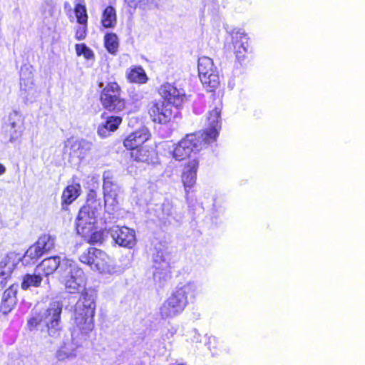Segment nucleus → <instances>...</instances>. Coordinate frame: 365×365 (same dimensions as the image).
<instances>
[{"label": "nucleus", "instance_id": "obj_24", "mask_svg": "<svg viewBox=\"0 0 365 365\" xmlns=\"http://www.w3.org/2000/svg\"><path fill=\"white\" fill-rule=\"evenodd\" d=\"M101 24L105 29H113L117 25V13L113 6H106L103 10Z\"/></svg>", "mask_w": 365, "mask_h": 365}, {"label": "nucleus", "instance_id": "obj_33", "mask_svg": "<svg viewBox=\"0 0 365 365\" xmlns=\"http://www.w3.org/2000/svg\"><path fill=\"white\" fill-rule=\"evenodd\" d=\"M97 205H99L98 200L97 199V192L93 189L89 190L87 194L86 202L83 206H87L88 208H90V210L96 211Z\"/></svg>", "mask_w": 365, "mask_h": 365}, {"label": "nucleus", "instance_id": "obj_15", "mask_svg": "<svg viewBox=\"0 0 365 365\" xmlns=\"http://www.w3.org/2000/svg\"><path fill=\"white\" fill-rule=\"evenodd\" d=\"M112 237L116 244L124 247H131L135 242L134 230L127 227H116Z\"/></svg>", "mask_w": 365, "mask_h": 365}, {"label": "nucleus", "instance_id": "obj_2", "mask_svg": "<svg viewBox=\"0 0 365 365\" xmlns=\"http://www.w3.org/2000/svg\"><path fill=\"white\" fill-rule=\"evenodd\" d=\"M151 137L152 135L148 128L142 127L124 138L123 145L129 151L132 160L140 163H148L152 161L153 150L145 145Z\"/></svg>", "mask_w": 365, "mask_h": 365}, {"label": "nucleus", "instance_id": "obj_1", "mask_svg": "<svg viewBox=\"0 0 365 365\" xmlns=\"http://www.w3.org/2000/svg\"><path fill=\"white\" fill-rule=\"evenodd\" d=\"M97 292L84 288L73 307L72 320L73 328L81 334H88L95 327L94 317L96 309Z\"/></svg>", "mask_w": 365, "mask_h": 365}, {"label": "nucleus", "instance_id": "obj_23", "mask_svg": "<svg viewBox=\"0 0 365 365\" xmlns=\"http://www.w3.org/2000/svg\"><path fill=\"white\" fill-rule=\"evenodd\" d=\"M126 78L128 82L136 84H145L148 77L141 66H133L126 71Z\"/></svg>", "mask_w": 365, "mask_h": 365}, {"label": "nucleus", "instance_id": "obj_27", "mask_svg": "<svg viewBox=\"0 0 365 365\" xmlns=\"http://www.w3.org/2000/svg\"><path fill=\"white\" fill-rule=\"evenodd\" d=\"M84 240L92 245H101L105 240V232L103 230H97L95 228L91 229L88 231V234L86 235H81Z\"/></svg>", "mask_w": 365, "mask_h": 365}, {"label": "nucleus", "instance_id": "obj_3", "mask_svg": "<svg viewBox=\"0 0 365 365\" xmlns=\"http://www.w3.org/2000/svg\"><path fill=\"white\" fill-rule=\"evenodd\" d=\"M196 290L193 286L185 284L176 289L160 307L163 319L171 318L182 312L187 304V297L195 298Z\"/></svg>", "mask_w": 365, "mask_h": 365}, {"label": "nucleus", "instance_id": "obj_16", "mask_svg": "<svg viewBox=\"0 0 365 365\" xmlns=\"http://www.w3.org/2000/svg\"><path fill=\"white\" fill-rule=\"evenodd\" d=\"M199 168V158L190 159L184 165L182 181L185 187H192L196 182L197 172Z\"/></svg>", "mask_w": 365, "mask_h": 365}, {"label": "nucleus", "instance_id": "obj_12", "mask_svg": "<svg viewBox=\"0 0 365 365\" xmlns=\"http://www.w3.org/2000/svg\"><path fill=\"white\" fill-rule=\"evenodd\" d=\"M158 93L162 102L169 104L170 107L179 111L184 102L185 95L180 93L176 87L170 83H164L160 86Z\"/></svg>", "mask_w": 365, "mask_h": 365}, {"label": "nucleus", "instance_id": "obj_21", "mask_svg": "<svg viewBox=\"0 0 365 365\" xmlns=\"http://www.w3.org/2000/svg\"><path fill=\"white\" fill-rule=\"evenodd\" d=\"M61 258L58 256H53L45 258L37 266L39 272L47 277L53 274L60 267Z\"/></svg>", "mask_w": 365, "mask_h": 365}, {"label": "nucleus", "instance_id": "obj_38", "mask_svg": "<svg viewBox=\"0 0 365 365\" xmlns=\"http://www.w3.org/2000/svg\"><path fill=\"white\" fill-rule=\"evenodd\" d=\"M101 118H104V113H103V114L101 115Z\"/></svg>", "mask_w": 365, "mask_h": 365}, {"label": "nucleus", "instance_id": "obj_31", "mask_svg": "<svg viewBox=\"0 0 365 365\" xmlns=\"http://www.w3.org/2000/svg\"><path fill=\"white\" fill-rule=\"evenodd\" d=\"M74 14L79 24H88V16L84 4H77L74 6Z\"/></svg>", "mask_w": 365, "mask_h": 365}, {"label": "nucleus", "instance_id": "obj_37", "mask_svg": "<svg viewBox=\"0 0 365 365\" xmlns=\"http://www.w3.org/2000/svg\"><path fill=\"white\" fill-rule=\"evenodd\" d=\"M6 172V168L4 165L0 163V175Z\"/></svg>", "mask_w": 365, "mask_h": 365}, {"label": "nucleus", "instance_id": "obj_10", "mask_svg": "<svg viewBox=\"0 0 365 365\" xmlns=\"http://www.w3.org/2000/svg\"><path fill=\"white\" fill-rule=\"evenodd\" d=\"M169 106V104H165L158 100L148 103L147 111L150 120L153 123L160 125H165L174 120L180 114V112Z\"/></svg>", "mask_w": 365, "mask_h": 365}, {"label": "nucleus", "instance_id": "obj_26", "mask_svg": "<svg viewBox=\"0 0 365 365\" xmlns=\"http://www.w3.org/2000/svg\"><path fill=\"white\" fill-rule=\"evenodd\" d=\"M43 278L39 274H26L22 277L21 287L24 290H27L29 288L39 287L42 283Z\"/></svg>", "mask_w": 365, "mask_h": 365}, {"label": "nucleus", "instance_id": "obj_6", "mask_svg": "<svg viewBox=\"0 0 365 365\" xmlns=\"http://www.w3.org/2000/svg\"><path fill=\"white\" fill-rule=\"evenodd\" d=\"M198 76L205 88L207 92L213 93V96L217 91H220V81L217 68L214 66L212 58L202 56L198 59Z\"/></svg>", "mask_w": 365, "mask_h": 365}, {"label": "nucleus", "instance_id": "obj_19", "mask_svg": "<svg viewBox=\"0 0 365 365\" xmlns=\"http://www.w3.org/2000/svg\"><path fill=\"white\" fill-rule=\"evenodd\" d=\"M123 122V118L118 115H110L106 118L104 123L98 128V134L101 138H106L113 132L117 130Z\"/></svg>", "mask_w": 365, "mask_h": 365}, {"label": "nucleus", "instance_id": "obj_35", "mask_svg": "<svg viewBox=\"0 0 365 365\" xmlns=\"http://www.w3.org/2000/svg\"><path fill=\"white\" fill-rule=\"evenodd\" d=\"M81 25V26L76 28L75 31V38L78 41L84 40L88 34V24Z\"/></svg>", "mask_w": 365, "mask_h": 365}, {"label": "nucleus", "instance_id": "obj_9", "mask_svg": "<svg viewBox=\"0 0 365 365\" xmlns=\"http://www.w3.org/2000/svg\"><path fill=\"white\" fill-rule=\"evenodd\" d=\"M79 260L100 272L108 271L111 266L110 257L103 250L92 247H88L80 255Z\"/></svg>", "mask_w": 365, "mask_h": 365}, {"label": "nucleus", "instance_id": "obj_17", "mask_svg": "<svg viewBox=\"0 0 365 365\" xmlns=\"http://www.w3.org/2000/svg\"><path fill=\"white\" fill-rule=\"evenodd\" d=\"M81 194V186L79 182H73L68 185L63 190L61 200V209L67 210L71 205Z\"/></svg>", "mask_w": 365, "mask_h": 365}, {"label": "nucleus", "instance_id": "obj_25", "mask_svg": "<svg viewBox=\"0 0 365 365\" xmlns=\"http://www.w3.org/2000/svg\"><path fill=\"white\" fill-rule=\"evenodd\" d=\"M103 189L105 197H115L117 186L114 183L113 178L110 173H104L103 175Z\"/></svg>", "mask_w": 365, "mask_h": 365}, {"label": "nucleus", "instance_id": "obj_11", "mask_svg": "<svg viewBox=\"0 0 365 365\" xmlns=\"http://www.w3.org/2000/svg\"><path fill=\"white\" fill-rule=\"evenodd\" d=\"M215 101V106L209 111L207 118L208 128L202 130L197 131L201 133L202 136L210 143L216 141L219 135V132L221 128L220 123V113L222 109V98L218 95L217 98H214Z\"/></svg>", "mask_w": 365, "mask_h": 365}, {"label": "nucleus", "instance_id": "obj_29", "mask_svg": "<svg viewBox=\"0 0 365 365\" xmlns=\"http://www.w3.org/2000/svg\"><path fill=\"white\" fill-rule=\"evenodd\" d=\"M44 254L41 248L35 242L28 248L24 254V258L28 259L29 263H35Z\"/></svg>", "mask_w": 365, "mask_h": 365}, {"label": "nucleus", "instance_id": "obj_4", "mask_svg": "<svg viewBox=\"0 0 365 365\" xmlns=\"http://www.w3.org/2000/svg\"><path fill=\"white\" fill-rule=\"evenodd\" d=\"M122 88L116 81L108 82L99 93V101L105 110L119 114L127 108V101L122 97Z\"/></svg>", "mask_w": 365, "mask_h": 365}, {"label": "nucleus", "instance_id": "obj_34", "mask_svg": "<svg viewBox=\"0 0 365 365\" xmlns=\"http://www.w3.org/2000/svg\"><path fill=\"white\" fill-rule=\"evenodd\" d=\"M127 6L132 9L145 7L153 2V0H124Z\"/></svg>", "mask_w": 365, "mask_h": 365}, {"label": "nucleus", "instance_id": "obj_18", "mask_svg": "<svg viewBox=\"0 0 365 365\" xmlns=\"http://www.w3.org/2000/svg\"><path fill=\"white\" fill-rule=\"evenodd\" d=\"M248 40L247 35L244 33L237 32L232 36L233 52L238 61H241L245 57Z\"/></svg>", "mask_w": 365, "mask_h": 365}, {"label": "nucleus", "instance_id": "obj_30", "mask_svg": "<svg viewBox=\"0 0 365 365\" xmlns=\"http://www.w3.org/2000/svg\"><path fill=\"white\" fill-rule=\"evenodd\" d=\"M36 242L44 253L51 251L55 247V238L48 234L41 235Z\"/></svg>", "mask_w": 365, "mask_h": 365}, {"label": "nucleus", "instance_id": "obj_20", "mask_svg": "<svg viewBox=\"0 0 365 365\" xmlns=\"http://www.w3.org/2000/svg\"><path fill=\"white\" fill-rule=\"evenodd\" d=\"M16 293L17 290L14 285L9 286L4 291L0 306V309L3 314H7L14 308L16 304Z\"/></svg>", "mask_w": 365, "mask_h": 365}, {"label": "nucleus", "instance_id": "obj_5", "mask_svg": "<svg viewBox=\"0 0 365 365\" xmlns=\"http://www.w3.org/2000/svg\"><path fill=\"white\" fill-rule=\"evenodd\" d=\"M210 145L201 133H188L175 145L172 156L176 160L182 161L189 158L192 153L200 152Z\"/></svg>", "mask_w": 365, "mask_h": 365}, {"label": "nucleus", "instance_id": "obj_14", "mask_svg": "<svg viewBox=\"0 0 365 365\" xmlns=\"http://www.w3.org/2000/svg\"><path fill=\"white\" fill-rule=\"evenodd\" d=\"M166 255L163 251L158 250L153 257V276L160 282H166L172 278L173 267L166 261Z\"/></svg>", "mask_w": 365, "mask_h": 365}, {"label": "nucleus", "instance_id": "obj_8", "mask_svg": "<svg viewBox=\"0 0 365 365\" xmlns=\"http://www.w3.org/2000/svg\"><path fill=\"white\" fill-rule=\"evenodd\" d=\"M61 312L62 307L59 303L54 304L53 307L48 308L43 312H35L32 313L31 317L27 321L28 328L29 330L36 329L52 314V319L49 323L46 324L48 331L58 330L57 327L61 319Z\"/></svg>", "mask_w": 365, "mask_h": 365}, {"label": "nucleus", "instance_id": "obj_13", "mask_svg": "<svg viewBox=\"0 0 365 365\" xmlns=\"http://www.w3.org/2000/svg\"><path fill=\"white\" fill-rule=\"evenodd\" d=\"M96 223V211L87 206H82L76 220V230L79 235H86L88 231L95 228Z\"/></svg>", "mask_w": 365, "mask_h": 365}, {"label": "nucleus", "instance_id": "obj_28", "mask_svg": "<svg viewBox=\"0 0 365 365\" xmlns=\"http://www.w3.org/2000/svg\"><path fill=\"white\" fill-rule=\"evenodd\" d=\"M103 40L106 50L113 55L116 54L119 47L118 36L115 33H107Z\"/></svg>", "mask_w": 365, "mask_h": 365}, {"label": "nucleus", "instance_id": "obj_36", "mask_svg": "<svg viewBox=\"0 0 365 365\" xmlns=\"http://www.w3.org/2000/svg\"><path fill=\"white\" fill-rule=\"evenodd\" d=\"M209 349L212 353V355H217L220 351V342L215 338H210L208 342Z\"/></svg>", "mask_w": 365, "mask_h": 365}, {"label": "nucleus", "instance_id": "obj_7", "mask_svg": "<svg viewBox=\"0 0 365 365\" xmlns=\"http://www.w3.org/2000/svg\"><path fill=\"white\" fill-rule=\"evenodd\" d=\"M81 269L68 260L63 263L61 267V276L66 292L71 294H78L85 288L82 277Z\"/></svg>", "mask_w": 365, "mask_h": 365}, {"label": "nucleus", "instance_id": "obj_32", "mask_svg": "<svg viewBox=\"0 0 365 365\" xmlns=\"http://www.w3.org/2000/svg\"><path fill=\"white\" fill-rule=\"evenodd\" d=\"M75 50L78 56H83L87 60L92 59L94 57L93 51L85 43H77L75 45Z\"/></svg>", "mask_w": 365, "mask_h": 365}, {"label": "nucleus", "instance_id": "obj_39", "mask_svg": "<svg viewBox=\"0 0 365 365\" xmlns=\"http://www.w3.org/2000/svg\"><path fill=\"white\" fill-rule=\"evenodd\" d=\"M176 365H185V364H176Z\"/></svg>", "mask_w": 365, "mask_h": 365}, {"label": "nucleus", "instance_id": "obj_22", "mask_svg": "<svg viewBox=\"0 0 365 365\" xmlns=\"http://www.w3.org/2000/svg\"><path fill=\"white\" fill-rule=\"evenodd\" d=\"M16 264L10 259H5L0 262V291L4 289L8 281L15 269Z\"/></svg>", "mask_w": 365, "mask_h": 365}]
</instances>
